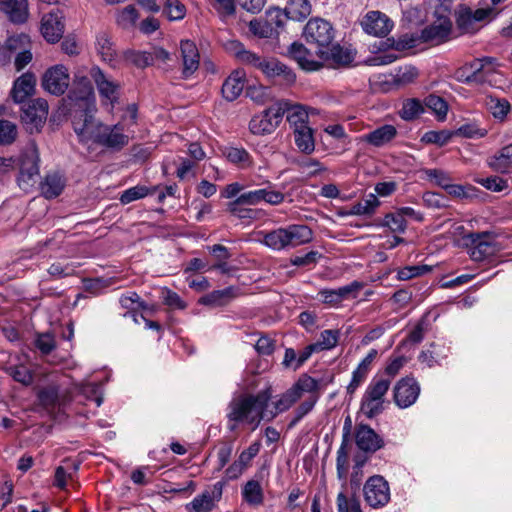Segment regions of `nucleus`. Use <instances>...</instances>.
<instances>
[{
	"label": "nucleus",
	"instance_id": "f257e3e1",
	"mask_svg": "<svg viewBox=\"0 0 512 512\" xmlns=\"http://www.w3.org/2000/svg\"><path fill=\"white\" fill-rule=\"evenodd\" d=\"M94 114H81L73 117V127L80 141H92L111 150H120L129 143V135L124 132V125H106L95 122Z\"/></svg>",
	"mask_w": 512,
	"mask_h": 512
},
{
	"label": "nucleus",
	"instance_id": "f03ea898",
	"mask_svg": "<svg viewBox=\"0 0 512 512\" xmlns=\"http://www.w3.org/2000/svg\"><path fill=\"white\" fill-rule=\"evenodd\" d=\"M270 394L267 391L257 395H242L234 398L229 405L228 418L230 421L241 422L256 429L261 420H268V411L266 410Z\"/></svg>",
	"mask_w": 512,
	"mask_h": 512
},
{
	"label": "nucleus",
	"instance_id": "7ed1b4c3",
	"mask_svg": "<svg viewBox=\"0 0 512 512\" xmlns=\"http://www.w3.org/2000/svg\"><path fill=\"white\" fill-rule=\"evenodd\" d=\"M312 231L306 225H289L264 235L263 243L273 250H283L310 242Z\"/></svg>",
	"mask_w": 512,
	"mask_h": 512
},
{
	"label": "nucleus",
	"instance_id": "20e7f679",
	"mask_svg": "<svg viewBox=\"0 0 512 512\" xmlns=\"http://www.w3.org/2000/svg\"><path fill=\"white\" fill-rule=\"evenodd\" d=\"M317 388V379L302 374L286 392L281 394L273 403L274 410L268 411V421L279 413L289 410L297 401L305 396V392H312Z\"/></svg>",
	"mask_w": 512,
	"mask_h": 512
},
{
	"label": "nucleus",
	"instance_id": "39448f33",
	"mask_svg": "<svg viewBox=\"0 0 512 512\" xmlns=\"http://www.w3.org/2000/svg\"><path fill=\"white\" fill-rule=\"evenodd\" d=\"M497 66L495 58L475 59L457 71V79L466 84L491 82V77L496 72Z\"/></svg>",
	"mask_w": 512,
	"mask_h": 512
},
{
	"label": "nucleus",
	"instance_id": "423d86ee",
	"mask_svg": "<svg viewBox=\"0 0 512 512\" xmlns=\"http://www.w3.org/2000/svg\"><path fill=\"white\" fill-rule=\"evenodd\" d=\"M70 98L75 100L77 109L73 115L80 119L81 114H94L96 111L95 94L88 77L78 70L74 75V89Z\"/></svg>",
	"mask_w": 512,
	"mask_h": 512
},
{
	"label": "nucleus",
	"instance_id": "0eeeda50",
	"mask_svg": "<svg viewBox=\"0 0 512 512\" xmlns=\"http://www.w3.org/2000/svg\"><path fill=\"white\" fill-rule=\"evenodd\" d=\"M390 384V379L380 376L374 377L368 385L361 402V411L368 418H373L383 410L384 396Z\"/></svg>",
	"mask_w": 512,
	"mask_h": 512
},
{
	"label": "nucleus",
	"instance_id": "6e6552de",
	"mask_svg": "<svg viewBox=\"0 0 512 512\" xmlns=\"http://www.w3.org/2000/svg\"><path fill=\"white\" fill-rule=\"evenodd\" d=\"M450 4L451 0H443L441 10L436 11L439 14L438 19L421 32L420 38L423 42L439 44L447 39L452 28V22L446 15L450 12Z\"/></svg>",
	"mask_w": 512,
	"mask_h": 512
},
{
	"label": "nucleus",
	"instance_id": "1a4fd4ad",
	"mask_svg": "<svg viewBox=\"0 0 512 512\" xmlns=\"http://www.w3.org/2000/svg\"><path fill=\"white\" fill-rule=\"evenodd\" d=\"M303 36L319 49L328 48L334 39V29L330 22L322 18L310 19L304 27Z\"/></svg>",
	"mask_w": 512,
	"mask_h": 512
},
{
	"label": "nucleus",
	"instance_id": "9d476101",
	"mask_svg": "<svg viewBox=\"0 0 512 512\" xmlns=\"http://www.w3.org/2000/svg\"><path fill=\"white\" fill-rule=\"evenodd\" d=\"M279 101L264 110L262 113L252 117L249 122V129L255 135H265L272 133L283 119V110H281Z\"/></svg>",
	"mask_w": 512,
	"mask_h": 512
},
{
	"label": "nucleus",
	"instance_id": "9b49d317",
	"mask_svg": "<svg viewBox=\"0 0 512 512\" xmlns=\"http://www.w3.org/2000/svg\"><path fill=\"white\" fill-rule=\"evenodd\" d=\"M288 52L291 58L306 71H317L321 69L328 57V53L324 49L318 48L317 51L311 52L303 44L297 42L291 44Z\"/></svg>",
	"mask_w": 512,
	"mask_h": 512
},
{
	"label": "nucleus",
	"instance_id": "f8f14e48",
	"mask_svg": "<svg viewBox=\"0 0 512 512\" xmlns=\"http://www.w3.org/2000/svg\"><path fill=\"white\" fill-rule=\"evenodd\" d=\"M279 103L283 110V116L286 114L287 121L293 130L310 126L309 118L320 113L314 107L294 103L287 99L279 100Z\"/></svg>",
	"mask_w": 512,
	"mask_h": 512
},
{
	"label": "nucleus",
	"instance_id": "ddd939ff",
	"mask_svg": "<svg viewBox=\"0 0 512 512\" xmlns=\"http://www.w3.org/2000/svg\"><path fill=\"white\" fill-rule=\"evenodd\" d=\"M363 492L366 503L372 508L384 507L390 501V488L382 476L370 477L363 487Z\"/></svg>",
	"mask_w": 512,
	"mask_h": 512
},
{
	"label": "nucleus",
	"instance_id": "4468645a",
	"mask_svg": "<svg viewBox=\"0 0 512 512\" xmlns=\"http://www.w3.org/2000/svg\"><path fill=\"white\" fill-rule=\"evenodd\" d=\"M89 75L94 81L104 105H110L113 109L118 102L120 85L118 82L106 76L98 66H93Z\"/></svg>",
	"mask_w": 512,
	"mask_h": 512
},
{
	"label": "nucleus",
	"instance_id": "2eb2a0df",
	"mask_svg": "<svg viewBox=\"0 0 512 512\" xmlns=\"http://www.w3.org/2000/svg\"><path fill=\"white\" fill-rule=\"evenodd\" d=\"M69 73L68 69L61 65H55L49 68L43 75L42 86L43 88L53 95H62L69 86Z\"/></svg>",
	"mask_w": 512,
	"mask_h": 512
},
{
	"label": "nucleus",
	"instance_id": "dca6fc26",
	"mask_svg": "<svg viewBox=\"0 0 512 512\" xmlns=\"http://www.w3.org/2000/svg\"><path fill=\"white\" fill-rule=\"evenodd\" d=\"M48 115V103L46 100L38 98L30 101L23 109L21 119L31 132L39 130L45 123Z\"/></svg>",
	"mask_w": 512,
	"mask_h": 512
},
{
	"label": "nucleus",
	"instance_id": "f3484780",
	"mask_svg": "<svg viewBox=\"0 0 512 512\" xmlns=\"http://www.w3.org/2000/svg\"><path fill=\"white\" fill-rule=\"evenodd\" d=\"M420 386L412 377L402 378L394 387V401L400 408H408L419 397Z\"/></svg>",
	"mask_w": 512,
	"mask_h": 512
},
{
	"label": "nucleus",
	"instance_id": "a211bd4d",
	"mask_svg": "<svg viewBox=\"0 0 512 512\" xmlns=\"http://www.w3.org/2000/svg\"><path fill=\"white\" fill-rule=\"evenodd\" d=\"M39 161L36 143L34 141L28 142L21 155L20 182L31 180L39 174Z\"/></svg>",
	"mask_w": 512,
	"mask_h": 512
},
{
	"label": "nucleus",
	"instance_id": "6ab92c4d",
	"mask_svg": "<svg viewBox=\"0 0 512 512\" xmlns=\"http://www.w3.org/2000/svg\"><path fill=\"white\" fill-rule=\"evenodd\" d=\"M63 14L59 9L52 10L43 16L41 21V33L50 43H56L64 33Z\"/></svg>",
	"mask_w": 512,
	"mask_h": 512
},
{
	"label": "nucleus",
	"instance_id": "aec40b11",
	"mask_svg": "<svg viewBox=\"0 0 512 512\" xmlns=\"http://www.w3.org/2000/svg\"><path fill=\"white\" fill-rule=\"evenodd\" d=\"M363 30L373 36H386L393 27V22L380 11L368 12L361 22Z\"/></svg>",
	"mask_w": 512,
	"mask_h": 512
},
{
	"label": "nucleus",
	"instance_id": "412c9836",
	"mask_svg": "<svg viewBox=\"0 0 512 512\" xmlns=\"http://www.w3.org/2000/svg\"><path fill=\"white\" fill-rule=\"evenodd\" d=\"M221 495L222 484L218 482L214 485L213 491L206 490L202 492L186 505V509L189 512H211Z\"/></svg>",
	"mask_w": 512,
	"mask_h": 512
},
{
	"label": "nucleus",
	"instance_id": "4be33fe9",
	"mask_svg": "<svg viewBox=\"0 0 512 512\" xmlns=\"http://www.w3.org/2000/svg\"><path fill=\"white\" fill-rule=\"evenodd\" d=\"M472 237L471 257L475 261H482L497 251L495 239L487 234H474Z\"/></svg>",
	"mask_w": 512,
	"mask_h": 512
},
{
	"label": "nucleus",
	"instance_id": "5701e85b",
	"mask_svg": "<svg viewBox=\"0 0 512 512\" xmlns=\"http://www.w3.org/2000/svg\"><path fill=\"white\" fill-rule=\"evenodd\" d=\"M356 445L365 452H375L383 447V439L368 425H359L356 430Z\"/></svg>",
	"mask_w": 512,
	"mask_h": 512
},
{
	"label": "nucleus",
	"instance_id": "b1692460",
	"mask_svg": "<svg viewBox=\"0 0 512 512\" xmlns=\"http://www.w3.org/2000/svg\"><path fill=\"white\" fill-rule=\"evenodd\" d=\"M0 10L16 24L26 22L29 16L27 0H0Z\"/></svg>",
	"mask_w": 512,
	"mask_h": 512
},
{
	"label": "nucleus",
	"instance_id": "393cba45",
	"mask_svg": "<svg viewBox=\"0 0 512 512\" xmlns=\"http://www.w3.org/2000/svg\"><path fill=\"white\" fill-rule=\"evenodd\" d=\"M397 136L395 126L385 124L361 136V141L374 147H382L390 143Z\"/></svg>",
	"mask_w": 512,
	"mask_h": 512
},
{
	"label": "nucleus",
	"instance_id": "a878e982",
	"mask_svg": "<svg viewBox=\"0 0 512 512\" xmlns=\"http://www.w3.org/2000/svg\"><path fill=\"white\" fill-rule=\"evenodd\" d=\"M180 50L183 60V74L188 77L199 67V52L193 41L182 40Z\"/></svg>",
	"mask_w": 512,
	"mask_h": 512
},
{
	"label": "nucleus",
	"instance_id": "bb28decb",
	"mask_svg": "<svg viewBox=\"0 0 512 512\" xmlns=\"http://www.w3.org/2000/svg\"><path fill=\"white\" fill-rule=\"evenodd\" d=\"M36 85V78L32 73H24L18 77L11 90V96L17 103L26 100L27 97L33 94Z\"/></svg>",
	"mask_w": 512,
	"mask_h": 512
},
{
	"label": "nucleus",
	"instance_id": "cd10ccee",
	"mask_svg": "<svg viewBox=\"0 0 512 512\" xmlns=\"http://www.w3.org/2000/svg\"><path fill=\"white\" fill-rule=\"evenodd\" d=\"M245 84V73L242 70L233 71L222 85V95L228 101L236 100L242 93Z\"/></svg>",
	"mask_w": 512,
	"mask_h": 512
},
{
	"label": "nucleus",
	"instance_id": "c85d7f7f",
	"mask_svg": "<svg viewBox=\"0 0 512 512\" xmlns=\"http://www.w3.org/2000/svg\"><path fill=\"white\" fill-rule=\"evenodd\" d=\"M239 295L238 289L230 286L222 290H214L199 299V303L206 306L219 307L230 303Z\"/></svg>",
	"mask_w": 512,
	"mask_h": 512
},
{
	"label": "nucleus",
	"instance_id": "c756f323",
	"mask_svg": "<svg viewBox=\"0 0 512 512\" xmlns=\"http://www.w3.org/2000/svg\"><path fill=\"white\" fill-rule=\"evenodd\" d=\"M65 185L66 181L61 173L50 172L41 182L42 195L47 199L56 198L62 193Z\"/></svg>",
	"mask_w": 512,
	"mask_h": 512
},
{
	"label": "nucleus",
	"instance_id": "7c9ffc66",
	"mask_svg": "<svg viewBox=\"0 0 512 512\" xmlns=\"http://www.w3.org/2000/svg\"><path fill=\"white\" fill-rule=\"evenodd\" d=\"M322 388V383L320 380H317V388L312 392H305V395L308 396L300 403V405L295 410V416L290 423V427L296 425L304 416L310 413L316 403L320 398V389Z\"/></svg>",
	"mask_w": 512,
	"mask_h": 512
},
{
	"label": "nucleus",
	"instance_id": "2f4dec72",
	"mask_svg": "<svg viewBox=\"0 0 512 512\" xmlns=\"http://www.w3.org/2000/svg\"><path fill=\"white\" fill-rule=\"evenodd\" d=\"M96 48L101 59L110 66L116 67L118 64V55L111 39L106 34H99L96 40Z\"/></svg>",
	"mask_w": 512,
	"mask_h": 512
},
{
	"label": "nucleus",
	"instance_id": "473e14b6",
	"mask_svg": "<svg viewBox=\"0 0 512 512\" xmlns=\"http://www.w3.org/2000/svg\"><path fill=\"white\" fill-rule=\"evenodd\" d=\"M489 165L498 172H509L512 169V145L502 147L490 158Z\"/></svg>",
	"mask_w": 512,
	"mask_h": 512
},
{
	"label": "nucleus",
	"instance_id": "72a5a7b5",
	"mask_svg": "<svg viewBox=\"0 0 512 512\" xmlns=\"http://www.w3.org/2000/svg\"><path fill=\"white\" fill-rule=\"evenodd\" d=\"M264 202L263 188L250 190L240 194L234 201L228 204V210L232 214H236L237 206L247 205L255 206L259 203Z\"/></svg>",
	"mask_w": 512,
	"mask_h": 512
},
{
	"label": "nucleus",
	"instance_id": "f704fd0d",
	"mask_svg": "<svg viewBox=\"0 0 512 512\" xmlns=\"http://www.w3.org/2000/svg\"><path fill=\"white\" fill-rule=\"evenodd\" d=\"M242 497L249 505H261L264 501V493L261 483L254 479L247 481L242 489Z\"/></svg>",
	"mask_w": 512,
	"mask_h": 512
},
{
	"label": "nucleus",
	"instance_id": "c9c22d12",
	"mask_svg": "<svg viewBox=\"0 0 512 512\" xmlns=\"http://www.w3.org/2000/svg\"><path fill=\"white\" fill-rule=\"evenodd\" d=\"M294 140L298 149L306 154H310L315 149L313 129L310 126L293 130Z\"/></svg>",
	"mask_w": 512,
	"mask_h": 512
},
{
	"label": "nucleus",
	"instance_id": "e433bc0d",
	"mask_svg": "<svg viewBox=\"0 0 512 512\" xmlns=\"http://www.w3.org/2000/svg\"><path fill=\"white\" fill-rule=\"evenodd\" d=\"M311 13L309 0H290L285 7V14L288 19L301 21Z\"/></svg>",
	"mask_w": 512,
	"mask_h": 512
},
{
	"label": "nucleus",
	"instance_id": "4c0bfd02",
	"mask_svg": "<svg viewBox=\"0 0 512 512\" xmlns=\"http://www.w3.org/2000/svg\"><path fill=\"white\" fill-rule=\"evenodd\" d=\"M350 427H351L350 419L347 418V420L345 421V425L343 427V431H344L343 442L337 451L336 466H337V473H338L339 478H344L346 476L347 469H348V453L346 450V441H347V437L350 433Z\"/></svg>",
	"mask_w": 512,
	"mask_h": 512
},
{
	"label": "nucleus",
	"instance_id": "58836bf2",
	"mask_svg": "<svg viewBox=\"0 0 512 512\" xmlns=\"http://www.w3.org/2000/svg\"><path fill=\"white\" fill-rule=\"evenodd\" d=\"M231 49L234 51L237 59L245 64H249L259 70L265 61V58H261L255 53L248 51L244 48L243 44L238 41L231 42Z\"/></svg>",
	"mask_w": 512,
	"mask_h": 512
},
{
	"label": "nucleus",
	"instance_id": "ea45409f",
	"mask_svg": "<svg viewBox=\"0 0 512 512\" xmlns=\"http://www.w3.org/2000/svg\"><path fill=\"white\" fill-rule=\"evenodd\" d=\"M224 155L227 160L240 168H248L252 166L253 161L250 154L241 147H227L224 151Z\"/></svg>",
	"mask_w": 512,
	"mask_h": 512
},
{
	"label": "nucleus",
	"instance_id": "a19ab883",
	"mask_svg": "<svg viewBox=\"0 0 512 512\" xmlns=\"http://www.w3.org/2000/svg\"><path fill=\"white\" fill-rule=\"evenodd\" d=\"M78 465L71 461H65L64 465L58 466L55 471V485L60 489H65L68 479H71L76 473Z\"/></svg>",
	"mask_w": 512,
	"mask_h": 512
},
{
	"label": "nucleus",
	"instance_id": "79ce46f5",
	"mask_svg": "<svg viewBox=\"0 0 512 512\" xmlns=\"http://www.w3.org/2000/svg\"><path fill=\"white\" fill-rule=\"evenodd\" d=\"M40 404L49 412L54 411L59 403V393L56 386H48L38 392Z\"/></svg>",
	"mask_w": 512,
	"mask_h": 512
},
{
	"label": "nucleus",
	"instance_id": "37998d69",
	"mask_svg": "<svg viewBox=\"0 0 512 512\" xmlns=\"http://www.w3.org/2000/svg\"><path fill=\"white\" fill-rule=\"evenodd\" d=\"M158 190V186L153 187L152 189L147 188L146 186H134L127 190H125L119 200L122 204L126 205L133 201L144 198L149 194H153Z\"/></svg>",
	"mask_w": 512,
	"mask_h": 512
},
{
	"label": "nucleus",
	"instance_id": "c03bdc74",
	"mask_svg": "<svg viewBox=\"0 0 512 512\" xmlns=\"http://www.w3.org/2000/svg\"><path fill=\"white\" fill-rule=\"evenodd\" d=\"M380 202L374 194H370L366 199L354 204L348 215H372Z\"/></svg>",
	"mask_w": 512,
	"mask_h": 512
},
{
	"label": "nucleus",
	"instance_id": "a18cd8bd",
	"mask_svg": "<svg viewBox=\"0 0 512 512\" xmlns=\"http://www.w3.org/2000/svg\"><path fill=\"white\" fill-rule=\"evenodd\" d=\"M491 12L492 11L490 9H478L474 13H472L470 10H465L458 15V26L468 30L469 25L473 21H482L486 19Z\"/></svg>",
	"mask_w": 512,
	"mask_h": 512
},
{
	"label": "nucleus",
	"instance_id": "49530a36",
	"mask_svg": "<svg viewBox=\"0 0 512 512\" xmlns=\"http://www.w3.org/2000/svg\"><path fill=\"white\" fill-rule=\"evenodd\" d=\"M338 512H362L359 500L355 495L340 492L337 495Z\"/></svg>",
	"mask_w": 512,
	"mask_h": 512
},
{
	"label": "nucleus",
	"instance_id": "de8ad7c7",
	"mask_svg": "<svg viewBox=\"0 0 512 512\" xmlns=\"http://www.w3.org/2000/svg\"><path fill=\"white\" fill-rule=\"evenodd\" d=\"M339 340L338 330H324L321 332L317 342L313 343V346L317 351L329 350L334 348Z\"/></svg>",
	"mask_w": 512,
	"mask_h": 512
},
{
	"label": "nucleus",
	"instance_id": "09e8293b",
	"mask_svg": "<svg viewBox=\"0 0 512 512\" xmlns=\"http://www.w3.org/2000/svg\"><path fill=\"white\" fill-rule=\"evenodd\" d=\"M18 135L17 125L9 120H0V145L12 144Z\"/></svg>",
	"mask_w": 512,
	"mask_h": 512
},
{
	"label": "nucleus",
	"instance_id": "8fccbe9b",
	"mask_svg": "<svg viewBox=\"0 0 512 512\" xmlns=\"http://www.w3.org/2000/svg\"><path fill=\"white\" fill-rule=\"evenodd\" d=\"M325 51L328 53L326 61L331 59L336 64L347 65L353 60L351 53L340 45L329 46L328 48H325Z\"/></svg>",
	"mask_w": 512,
	"mask_h": 512
},
{
	"label": "nucleus",
	"instance_id": "3c124183",
	"mask_svg": "<svg viewBox=\"0 0 512 512\" xmlns=\"http://www.w3.org/2000/svg\"><path fill=\"white\" fill-rule=\"evenodd\" d=\"M424 112V106L418 99L406 100L400 111V116L404 120H412Z\"/></svg>",
	"mask_w": 512,
	"mask_h": 512
},
{
	"label": "nucleus",
	"instance_id": "603ef678",
	"mask_svg": "<svg viewBox=\"0 0 512 512\" xmlns=\"http://www.w3.org/2000/svg\"><path fill=\"white\" fill-rule=\"evenodd\" d=\"M8 374L17 382L23 385H30L33 382V374L31 370L23 365H14L7 368Z\"/></svg>",
	"mask_w": 512,
	"mask_h": 512
},
{
	"label": "nucleus",
	"instance_id": "864d4df0",
	"mask_svg": "<svg viewBox=\"0 0 512 512\" xmlns=\"http://www.w3.org/2000/svg\"><path fill=\"white\" fill-rule=\"evenodd\" d=\"M138 19V12L134 6L128 5L117 14V24L124 29L133 27Z\"/></svg>",
	"mask_w": 512,
	"mask_h": 512
},
{
	"label": "nucleus",
	"instance_id": "5fc2aeb1",
	"mask_svg": "<svg viewBox=\"0 0 512 512\" xmlns=\"http://www.w3.org/2000/svg\"><path fill=\"white\" fill-rule=\"evenodd\" d=\"M487 106L495 118L503 120L510 111V103L506 99L490 97Z\"/></svg>",
	"mask_w": 512,
	"mask_h": 512
},
{
	"label": "nucleus",
	"instance_id": "6e6d98bb",
	"mask_svg": "<svg viewBox=\"0 0 512 512\" xmlns=\"http://www.w3.org/2000/svg\"><path fill=\"white\" fill-rule=\"evenodd\" d=\"M425 105L432 110L439 119H444L446 117L448 105L443 98L431 94L426 97Z\"/></svg>",
	"mask_w": 512,
	"mask_h": 512
},
{
	"label": "nucleus",
	"instance_id": "4d7b16f0",
	"mask_svg": "<svg viewBox=\"0 0 512 512\" xmlns=\"http://www.w3.org/2000/svg\"><path fill=\"white\" fill-rule=\"evenodd\" d=\"M384 226H387L392 232L403 233L406 230L407 222L401 213H389L384 217Z\"/></svg>",
	"mask_w": 512,
	"mask_h": 512
},
{
	"label": "nucleus",
	"instance_id": "13d9d810",
	"mask_svg": "<svg viewBox=\"0 0 512 512\" xmlns=\"http://www.w3.org/2000/svg\"><path fill=\"white\" fill-rule=\"evenodd\" d=\"M263 196H264V202L272 205L277 206L282 204L285 201V194L276 189V185L268 182V185L263 188Z\"/></svg>",
	"mask_w": 512,
	"mask_h": 512
},
{
	"label": "nucleus",
	"instance_id": "bf43d9fd",
	"mask_svg": "<svg viewBox=\"0 0 512 512\" xmlns=\"http://www.w3.org/2000/svg\"><path fill=\"white\" fill-rule=\"evenodd\" d=\"M418 77V70L413 66L400 67L395 75L394 80L399 85H407L415 81Z\"/></svg>",
	"mask_w": 512,
	"mask_h": 512
},
{
	"label": "nucleus",
	"instance_id": "052dcab7",
	"mask_svg": "<svg viewBox=\"0 0 512 512\" xmlns=\"http://www.w3.org/2000/svg\"><path fill=\"white\" fill-rule=\"evenodd\" d=\"M250 31L260 38H270L274 34V27L268 21L252 20L249 23Z\"/></svg>",
	"mask_w": 512,
	"mask_h": 512
},
{
	"label": "nucleus",
	"instance_id": "680f3d73",
	"mask_svg": "<svg viewBox=\"0 0 512 512\" xmlns=\"http://www.w3.org/2000/svg\"><path fill=\"white\" fill-rule=\"evenodd\" d=\"M426 179L433 182L434 184L445 189L450 182H452L451 176L441 169H426L424 170Z\"/></svg>",
	"mask_w": 512,
	"mask_h": 512
},
{
	"label": "nucleus",
	"instance_id": "e2e57ef3",
	"mask_svg": "<svg viewBox=\"0 0 512 512\" xmlns=\"http://www.w3.org/2000/svg\"><path fill=\"white\" fill-rule=\"evenodd\" d=\"M431 271V267L427 265H414V266H406L397 272V278L399 280L405 281L410 280L414 277L426 274Z\"/></svg>",
	"mask_w": 512,
	"mask_h": 512
},
{
	"label": "nucleus",
	"instance_id": "0e129e2a",
	"mask_svg": "<svg viewBox=\"0 0 512 512\" xmlns=\"http://www.w3.org/2000/svg\"><path fill=\"white\" fill-rule=\"evenodd\" d=\"M164 12L170 20H181L185 17L186 8L179 0H167Z\"/></svg>",
	"mask_w": 512,
	"mask_h": 512
},
{
	"label": "nucleus",
	"instance_id": "69168bd1",
	"mask_svg": "<svg viewBox=\"0 0 512 512\" xmlns=\"http://www.w3.org/2000/svg\"><path fill=\"white\" fill-rule=\"evenodd\" d=\"M81 393L91 401H94L96 404V407H99L102 402V392H101V385L97 383H87L81 387Z\"/></svg>",
	"mask_w": 512,
	"mask_h": 512
},
{
	"label": "nucleus",
	"instance_id": "338daca9",
	"mask_svg": "<svg viewBox=\"0 0 512 512\" xmlns=\"http://www.w3.org/2000/svg\"><path fill=\"white\" fill-rule=\"evenodd\" d=\"M124 58L128 62L141 68L149 66L152 63L151 55L146 52L126 51L124 52Z\"/></svg>",
	"mask_w": 512,
	"mask_h": 512
},
{
	"label": "nucleus",
	"instance_id": "774afa93",
	"mask_svg": "<svg viewBox=\"0 0 512 512\" xmlns=\"http://www.w3.org/2000/svg\"><path fill=\"white\" fill-rule=\"evenodd\" d=\"M212 6L221 18L232 16L235 13L234 0H212Z\"/></svg>",
	"mask_w": 512,
	"mask_h": 512
}]
</instances>
